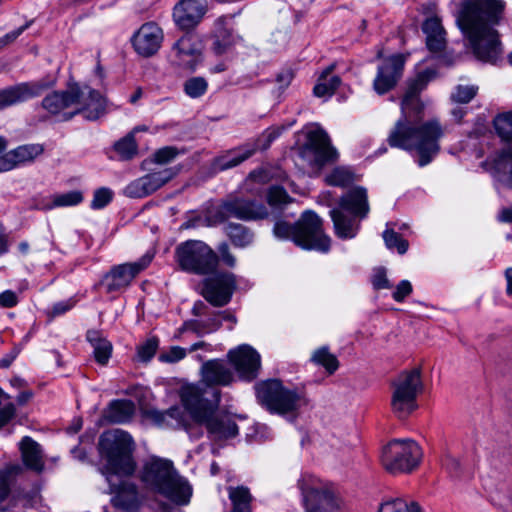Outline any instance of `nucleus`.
<instances>
[{
	"instance_id": "nucleus-1",
	"label": "nucleus",
	"mask_w": 512,
	"mask_h": 512,
	"mask_svg": "<svg viewBox=\"0 0 512 512\" xmlns=\"http://www.w3.org/2000/svg\"><path fill=\"white\" fill-rule=\"evenodd\" d=\"M431 79V72L419 73L407 83V89L401 102L403 117L391 130L387 142L391 147L406 151H416L420 167L428 165L440 150L439 140L443 130L437 120H430L416 125L412 122V114L418 116L423 110L419 99L420 92Z\"/></svg>"
},
{
	"instance_id": "nucleus-2",
	"label": "nucleus",
	"mask_w": 512,
	"mask_h": 512,
	"mask_svg": "<svg viewBox=\"0 0 512 512\" xmlns=\"http://www.w3.org/2000/svg\"><path fill=\"white\" fill-rule=\"evenodd\" d=\"M504 6L501 0H467L457 15V26L483 62L495 63L502 53L494 26L499 24Z\"/></svg>"
},
{
	"instance_id": "nucleus-3",
	"label": "nucleus",
	"mask_w": 512,
	"mask_h": 512,
	"mask_svg": "<svg viewBox=\"0 0 512 512\" xmlns=\"http://www.w3.org/2000/svg\"><path fill=\"white\" fill-rule=\"evenodd\" d=\"M180 396L194 421L206 427L211 440L223 441L238 435L239 428L233 416L217 411L221 397L219 389L184 386Z\"/></svg>"
},
{
	"instance_id": "nucleus-4",
	"label": "nucleus",
	"mask_w": 512,
	"mask_h": 512,
	"mask_svg": "<svg viewBox=\"0 0 512 512\" xmlns=\"http://www.w3.org/2000/svg\"><path fill=\"white\" fill-rule=\"evenodd\" d=\"M146 488L168 500L185 505L192 495L188 481L181 477L173 462L160 457H152L145 463L141 477Z\"/></svg>"
},
{
	"instance_id": "nucleus-5",
	"label": "nucleus",
	"mask_w": 512,
	"mask_h": 512,
	"mask_svg": "<svg viewBox=\"0 0 512 512\" xmlns=\"http://www.w3.org/2000/svg\"><path fill=\"white\" fill-rule=\"evenodd\" d=\"M338 205L330 210L335 234L341 239H352L359 231L360 220L370 211L367 189L362 186L351 188L340 197Z\"/></svg>"
},
{
	"instance_id": "nucleus-6",
	"label": "nucleus",
	"mask_w": 512,
	"mask_h": 512,
	"mask_svg": "<svg viewBox=\"0 0 512 512\" xmlns=\"http://www.w3.org/2000/svg\"><path fill=\"white\" fill-rule=\"evenodd\" d=\"M133 449L134 442L128 432L115 429L102 433L98 441V452L106 460V465L99 469L101 474H132L135 469Z\"/></svg>"
},
{
	"instance_id": "nucleus-7",
	"label": "nucleus",
	"mask_w": 512,
	"mask_h": 512,
	"mask_svg": "<svg viewBox=\"0 0 512 512\" xmlns=\"http://www.w3.org/2000/svg\"><path fill=\"white\" fill-rule=\"evenodd\" d=\"M260 403L271 413H293L306 404V398L298 389H288L278 379L264 381L257 386Z\"/></svg>"
},
{
	"instance_id": "nucleus-8",
	"label": "nucleus",
	"mask_w": 512,
	"mask_h": 512,
	"mask_svg": "<svg viewBox=\"0 0 512 512\" xmlns=\"http://www.w3.org/2000/svg\"><path fill=\"white\" fill-rule=\"evenodd\" d=\"M175 259L181 270L197 275L213 273L219 262L217 254L200 240L180 243L175 249Z\"/></svg>"
},
{
	"instance_id": "nucleus-9",
	"label": "nucleus",
	"mask_w": 512,
	"mask_h": 512,
	"mask_svg": "<svg viewBox=\"0 0 512 512\" xmlns=\"http://www.w3.org/2000/svg\"><path fill=\"white\" fill-rule=\"evenodd\" d=\"M392 387V410L399 418L407 417L416 410L417 396L424 389L421 369L416 367L402 371L392 382Z\"/></svg>"
},
{
	"instance_id": "nucleus-10",
	"label": "nucleus",
	"mask_w": 512,
	"mask_h": 512,
	"mask_svg": "<svg viewBox=\"0 0 512 512\" xmlns=\"http://www.w3.org/2000/svg\"><path fill=\"white\" fill-rule=\"evenodd\" d=\"M422 450L411 439H394L385 445L381 453V463L391 474L409 473L420 463Z\"/></svg>"
},
{
	"instance_id": "nucleus-11",
	"label": "nucleus",
	"mask_w": 512,
	"mask_h": 512,
	"mask_svg": "<svg viewBox=\"0 0 512 512\" xmlns=\"http://www.w3.org/2000/svg\"><path fill=\"white\" fill-rule=\"evenodd\" d=\"M322 225V219L314 211L307 210L303 212L296 221L294 243L305 250L328 252L331 239L324 233Z\"/></svg>"
},
{
	"instance_id": "nucleus-12",
	"label": "nucleus",
	"mask_w": 512,
	"mask_h": 512,
	"mask_svg": "<svg viewBox=\"0 0 512 512\" xmlns=\"http://www.w3.org/2000/svg\"><path fill=\"white\" fill-rule=\"evenodd\" d=\"M300 157L311 167L322 168L326 164L336 161L338 153L331 145L326 131L317 128L308 132L307 141L300 150Z\"/></svg>"
},
{
	"instance_id": "nucleus-13",
	"label": "nucleus",
	"mask_w": 512,
	"mask_h": 512,
	"mask_svg": "<svg viewBox=\"0 0 512 512\" xmlns=\"http://www.w3.org/2000/svg\"><path fill=\"white\" fill-rule=\"evenodd\" d=\"M298 486L306 512H342V503L333 492L314 484L312 479H301Z\"/></svg>"
},
{
	"instance_id": "nucleus-14",
	"label": "nucleus",
	"mask_w": 512,
	"mask_h": 512,
	"mask_svg": "<svg viewBox=\"0 0 512 512\" xmlns=\"http://www.w3.org/2000/svg\"><path fill=\"white\" fill-rule=\"evenodd\" d=\"M236 287L233 273H215L202 281L201 295L212 306L223 307L231 301Z\"/></svg>"
},
{
	"instance_id": "nucleus-15",
	"label": "nucleus",
	"mask_w": 512,
	"mask_h": 512,
	"mask_svg": "<svg viewBox=\"0 0 512 512\" xmlns=\"http://www.w3.org/2000/svg\"><path fill=\"white\" fill-rule=\"evenodd\" d=\"M217 217L221 222L231 217L243 221H254L268 217V210L262 203L256 200L234 197L225 200L219 206Z\"/></svg>"
},
{
	"instance_id": "nucleus-16",
	"label": "nucleus",
	"mask_w": 512,
	"mask_h": 512,
	"mask_svg": "<svg viewBox=\"0 0 512 512\" xmlns=\"http://www.w3.org/2000/svg\"><path fill=\"white\" fill-rule=\"evenodd\" d=\"M54 84V81L41 79L37 81L21 82L0 89V110L36 98L44 91L52 88Z\"/></svg>"
},
{
	"instance_id": "nucleus-17",
	"label": "nucleus",
	"mask_w": 512,
	"mask_h": 512,
	"mask_svg": "<svg viewBox=\"0 0 512 512\" xmlns=\"http://www.w3.org/2000/svg\"><path fill=\"white\" fill-rule=\"evenodd\" d=\"M208 10L206 0H179L172 10L175 25L182 31L195 29Z\"/></svg>"
},
{
	"instance_id": "nucleus-18",
	"label": "nucleus",
	"mask_w": 512,
	"mask_h": 512,
	"mask_svg": "<svg viewBox=\"0 0 512 512\" xmlns=\"http://www.w3.org/2000/svg\"><path fill=\"white\" fill-rule=\"evenodd\" d=\"M84 91L78 84L70 85L67 90H56L48 93L41 101V107L50 116H60L67 113V109L81 103Z\"/></svg>"
},
{
	"instance_id": "nucleus-19",
	"label": "nucleus",
	"mask_w": 512,
	"mask_h": 512,
	"mask_svg": "<svg viewBox=\"0 0 512 512\" xmlns=\"http://www.w3.org/2000/svg\"><path fill=\"white\" fill-rule=\"evenodd\" d=\"M163 39L162 28L155 22H146L132 35L131 44L138 55L148 58L158 52Z\"/></svg>"
},
{
	"instance_id": "nucleus-20",
	"label": "nucleus",
	"mask_w": 512,
	"mask_h": 512,
	"mask_svg": "<svg viewBox=\"0 0 512 512\" xmlns=\"http://www.w3.org/2000/svg\"><path fill=\"white\" fill-rule=\"evenodd\" d=\"M228 358L239 377L252 381L257 378L261 368L259 353L251 346L243 344L228 352Z\"/></svg>"
},
{
	"instance_id": "nucleus-21",
	"label": "nucleus",
	"mask_w": 512,
	"mask_h": 512,
	"mask_svg": "<svg viewBox=\"0 0 512 512\" xmlns=\"http://www.w3.org/2000/svg\"><path fill=\"white\" fill-rule=\"evenodd\" d=\"M404 64L403 54H394L382 62L373 81V88L377 94L383 95L396 86L402 77Z\"/></svg>"
},
{
	"instance_id": "nucleus-22",
	"label": "nucleus",
	"mask_w": 512,
	"mask_h": 512,
	"mask_svg": "<svg viewBox=\"0 0 512 512\" xmlns=\"http://www.w3.org/2000/svg\"><path fill=\"white\" fill-rule=\"evenodd\" d=\"M152 258L153 255L146 253L135 262L114 266L110 272L105 275L107 291L113 292L127 287L136 275L148 267Z\"/></svg>"
},
{
	"instance_id": "nucleus-23",
	"label": "nucleus",
	"mask_w": 512,
	"mask_h": 512,
	"mask_svg": "<svg viewBox=\"0 0 512 512\" xmlns=\"http://www.w3.org/2000/svg\"><path fill=\"white\" fill-rule=\"evenodd\" d=\"M82 90L84 96L81 103L76 104L73 111L62 114V121H69L79 114L88 121H95L106 113L107 100L99 91L90 87Z\"/></svg>"
},
{
	"instance_id": "nucleus-24",
	"label": "nucleus",
	"mask_w": 512,
	"mask_h": 512,
	"mask_svg": "<svg viewBox=\"0 0 512 512\" xmlns=\"http://www.w3.org/2000/svg\"><path fill=\"white\" fill-rule=\"evenodd\" d=\"M105 477L110 486V493L115 494L112 498L113 506L125 512H137L140 504L137 486L132 482L120 479L119 474Z\"/></svg>"
},
{
	"instance_id": "nucleus-25",
	"label": "nucleus",
	"mask_w": 512,
	"mask_h": 512,
	"mask_svg": "<svg viewBox=\"0 0 512 512\" xmlns=\"http://www.w3.org/2000/svg\"><path fill=\"white\" fill-rule=\"evenodd\" d=\"M176 174L177 170L174 168H166L158 172L149 173L128 184L125 188V194L130 198L146 197L165 185Z\"/></svg>"
},
{
	"instance_id": "nucleus-26",
	"label": "nucleus",
	"mask_w": 512,
	"mask_h": 512,
	"mask_svg": "<svg viewBox=\"0 0 512 512\" xmlns=\"http://www.w3.org/2000/svg\"><path fill=\"white\" fill-rule=\"evenodd\" d=\"M173 64L188 71H195L202 62V52L191 35L185 34L172 46Z\"/></svg>"
},
{
	"instance_id": "nucleus-27",
	"label": "nucleus",
	"mask_w": 512,
	"mask_h": 512,
	"mask_svg": "<svg viewBox=\"0 0 512 512\" xmlns=\"http://www.w3.org/2000/svg\"><path fill=\"white\" fill-rule=\"evenodd\" d=\"M201 382L194 386L202 389H217V386H227L234 380L233 372L228 364L221 359H212L204 362L200 369Z\"/></svg>"
},
{
	"instance_id": "nucleus-28",
	"label": "nucleus",
	"mask_w": 512,
	"mask_h": 512,
	"mask_svg": "<svg viewBox=\"0 0 512 512\" xmlns=\"http://www.w3.org/2000/svg\"><path fill=\"white\" fill-rule=\"evenodd\" d=\"M43 151L44 148L41 144L19 146L0 157V172H6L21 164L31 162Z\"/></svg>"
},
{
	"instance_id": "nucleus-29",
	"label": "nucleus",
	"mask_w": 512,
	"mask_h": 512,
	"mask_svg": "<svg viewBox=\"0 0 512 512\" xmlns=\"http://www.w3.org/2000/svg\"><path fill=\"white\" fill-rule=\"evenodd\" d=\"M258 150L257 144H245L235 150L214 159L213 167L216 170L224 171L238 166L250 158Z\"/></svg>"
},
{
	"instance_id": "nucleus-30",
	"label": "nucleus",
	"mask_w": 512,
	"mask_h": 512,
	"mask_svg": "<svg viewBox=\"0 0 512 512\" xmlns=\"http://www.w3.org/2000/svg\"><path fill=\"white\" fill-rule=\"evenodd\" d=\"M426 35V45L431 52H441L446 46L445 30L437 17L428 18L422 25Z\"/></svg>"
},
{
	"instance_id": "nucleus-31",
	"label": "nucleus",
	"mask_w": 512,
	"mask_h": 512,
	"mask_svg": "<svg viewBox=\"0 0 512 512\" xmlns=\"http://www.w3.org/2000/svg\"><path fill=\"white\" fill-rule=\"evenodd\" d=\"M212 38L211 49L216 55L226 53L233 45L232 32L227 26V18L225 16H220L215 20Z\"/></svg>"
},
{
	"instance_id": "nucleus-32",
	"label": "nucleus",
	"mask_w": 512,
	"mask_h": 512,
	"mask_svg": "<svg viewBox=\"0 0 512 512\" xmlns=\"http://www.w3.org/2000/svg\"><path fill=\"white\" fill-rule=\"evenodd\" d=\"M20 450L25 466L36 472L44 468L42 450L40 445L31 437L25 436L20 442Z\"/></svg>"
},
{
	"instance_id": "nucleus-33",
	"label": "nucleus",
	"mask_w": 512,
	"mask_h": 512,
	"mask_svg": "<svg viewBox=\"0 0 512 512\" xmlns=\"http://www.w3.org/2000/svg\"><path fill=\"white\" fill-rule=\"evenodd\" d=\"M145 417L158 427L186 426L182 422V411L179 407H171L166 411L148 409L144 412Z\"/></svg>"
},
{
	"instance_id": "nucleus-34",
	"label": "nucleus",
	"mask_w": 512,
	"mask_h": 512,
	"mask_svg": "<svg viewBox=\"0 0 512 512\" xmlns=\"http://www.w3.org/2000/svg\"><path fill=\"white\" fill-rule=\"evenodd\" d=\"M135 412V405L131 400H113L104 412L105 419L113 424L128 422Z\"/></svg>"
},
{
	"instance_id": "nucleus-35",
	"label": "nucleus",
	"mask_w": 512,
	"mask_h": 512,
	"mask_svg": "<svg viewBox=\"0 0 512 512\" xmlns=\"http://www.w3.org/2000/svg\"><path fill=\"white\" fill-rule=\"evenodd\" d=\"M86 339L93 348L97 363L106 365L112 354V344L98 330H88Z\"/></svg>"
},
{
	"instance_id": "nucleus-36",
	"label": "nucleus",
	"mask_w": 512,
	"mask_h": 512,
	"mask_svg": "<svg viewBox=\"0 0 512 512\" xmlns=\"http://www.w3.org/2000/svg\"><path fill=\"white\" fill-rule=\"evenodd\" d=\"M225 233L236 247L244 248L253 242L254 234L246 226L229 222L225 226Z\"/></svg>"
},
{
	"instance_id": "nucleus-37",
	"label": "nucleus",
	"mask_w": 512,
	"mask_h": 512,
	"mask_svg": "<svg viewBox=\"0 0 512 512\" xmlns=\"http://www.w3.org/2000/svg\"><path fill=\"white\" fill-rule=\"evenodd\" d=\"M228 495L232 503V509L230 512H252V495L247 487H229Z\"/></svg>"
},
{
	"instance_id": "nucleus-38",
	"label": "nucleus",
	"mask_w": 512,
	"mask_h": 512,
	"mask_svg": "<svg viewBox=\"0 0 512 512\" xmlns=\"http://www.w3.org/2000/svg\"><path fill=\"white\" fill-rule=\"evenodd\" d=\"M333 66L328 67L321 75L319 82L314 86L313 93L317 97L331 96L341 83L339 76H332L327 79L328 74L332 71Z\"/></svg>"
},
{
	"instance_id": "nucleus-39",
	"label": "nucleus",
	"mask_w": 512,
	"mask_h": 512,
	"mask_svg": "<svg viewBox=\"0 0 512 512\" xmlns=\"http://www.w3.org/2000/svg\"><path fill=\"white\" fill-rule=\"evenodd\" d=\"M84 197L81 191L73 190L52 196V201L41 207L44 210H51L56 207H71L80 204Z\"/></svg>"
},
{
	"instance_id": "nucleus-40",
	"label": "nucleus",
	"mask_w": 512,
	"mask_h": 512,
	"mask_svg": "<svg viewBox=\"0 0 512 512\" xmlns=\"http://www.w3.org/2000/svg\"><path fill=\"white\" fill-rule=\"evenodd\" d=\"M356 180L355 173L348 167H336L325 177L330 186L347 187Z\"/></svg>"
},
{
	"instance_id": "nucleus-41",
	"label": "nucleus",
	"mask_w": 512,
	"mask_h": 512,
	"mask_svg": "<svg viewBox=\"0 0 512 512\" xmlns=\"http://www.w3.org/2000/svg\"><path fill=\"white\" fill-rule=\"evenodd\" d=\"M208 90V81L201 76L188 78L183 83L184 93L192 99H197L206 94Z\"/></svg>"
},
{
	"instance_id": "nucleus-42",
	"label": "nucleus",
	"mask_w": 512,
	"mask_h": 512,
	"mask_svg": "<svg viewBox=\"0 0 512 512\" xmlns=\"http://www.w3.org/2000/svg\"><path fill=\"white\" fill-rule=\"evenodd\" d=\"M312 361L323 366L329 374H333L339 367L336 356L331 354L327 347L317 349L312 356Z\"/></svg>"
},
{
	"instance_id": "nucleus-43",
	"label": "nucleus",
	"mask_w": 512,
	"mask_h": 512,
	"mask_svg": "<svg viewBox=\"0 0 512 512\" xmlns=\"http://www.w3.org/2000/svg\"><path fill=\"white\" fill-rule=\"evenodd\" d=\"M115 151L121 159L130 160L137 154V144L133 132L117 141L114 145Z\"/></svg>"
},
{
	"instance_id": "nucleus-44",
	"label": "nucleus",
	"mask_w": 512,
	"mask_h": 512,
	"mask_svg": "<svg viewBox=\"0 0 512 512\" xmlns=\"http://www.w3.org/2000/svg\"><path fill=\"white\" fill-rule=\"evenodd\" d=\"M383 239L388 249H396L401 255L405 254L408 250L409 243L399 233L395 232L393 228H387L383 232Z\"/></svg>"
},
{
	"instance_id": "nucleus-45",
	"label": "nucleus",
	"mask_w": 512,
	"mask_h": 512,
	"mask_svg": "<svg viewBox=\"0 0 512 512\" xmlns=\"http://www.w3.org/2000/svg\"><path fill=\"white\" fill-rule=\"evenodd\" d=\"M494 128L501 139L512 141V112L498 115L494 119Z\"/></svg>"
},
{
	"instance_id": "nucleus-46",
	"label": "nucleus",
	"mask_w": 512,
	"mask_h": 512,
	"mask_svg": "<svg viewBox=\"0 0 512 512\" xmlns=\"http://www.w3.org/2000/svg\"><path fill=\"white\" fill-rule=\"evenodd\" d=\"M378 512H421V509L415 502L408 504L402 499H395L382 504Z\"/></svg>"
},
{
	"instance_id": "nucleus-47",
	"label": "nucleus",
	"mask_w": 512,
	"mask_h": 512,
	"mask_svg": "<svg viewBox=\"0 0 512 512\" xmlns=\"http://www.w3.org/2000/svg\"><path fill=\"white\" fill-rule=\"evenodd\" d=\"M291 201L286 190L281 186H272L267 192V202L271 207L281 208Z\"/></svg>"
},
{
	"instance_id": "nucleus-48",
	"label": "nucleus",
	"mask_w": 512,
	"mask_h": 512,
	"mask_svg": "<svg viewBox=\"0 0 512 512\" xmlns=\"http://www.w3.org/2000/svg\"><path fill=\"white\" fill-rule=\"evenodd\" d=\"M159 346V339L155 336L148 338L137 348V356L141 362H149L155 355Z\"/></svg>"
},
{
	"instance_id": "nucleus-49",
	"label": "nucleus",
	"mask_w": 512,
	"mask_h": 512,
	"mask_svg": "<svg viewBox=\"0 0 512 512\" xmlns=\"http://www.w3.org/2000/svg\"><path fill=\"white\" fill-rule=\"evenodd\" d=\"M477 86H463L458 85L455 92L451 94V100L456 103L466 104L469 103L477 94Z\"/></svg>"
},
{
	"instance_id": "nucleus-50",
	"label": "nucleus",
	"mask_w": 512,
	"mask_h": 512,
	"mask_svg": "<svg viewBox=\"0 0 512 512\" xmlns=\"http://www.w3.org/2000/svg\"><path fill=\"white\" fill-rule=\"evenodd\" d=\"M112 199V190L106 187H101L94 192L91 208L94 210L102 209L106 207L112 201Z\"/></svg>"
},
{
	"instance_id": "nucleus-51",
	"label": "nucleus",
	"mask_w": 512,
	"mask_h": 512,
	"mask_svg": "<svg viewBox=\"0 0 512 512\" xmlns=\"http://www.w3.org/2000/svg\"><path fill=\"white\" fill-rule=\"evenodd\" d=\"M187 355V350L180 346H171L168 350L160 353L158 359L163 363H176L184 359Z\"/></svg>"
},
{
	"instance_id": "nucleus-52",
	"label": "nucleus",
	"mask_w": 512,
	"mask_h": 512,
	"mask_svg": "<svg viewBox=\"0 0 512 512\" xmlns=\"http://www.w3.org/2000/svg\"><path fill=\"white\" fill-rule=\"evenodd\" d=\"M273 233L279 239H291L294 242L296 222L294 224H289L285 221H277L274 225Z\"/></svg>"
},
{
	"instance_id": "nucleus-53",
	"label": "nucleus",
	"mask_w": 512,
	"mask_h": 512,
	"mask_svg": "<svg viewBox=\"0 0 512 512\" xmlns=\"http://www.w3.org/2000/svg\"><path fill=\"white\" fill-rule=\"evenodd\" d=\"M206 330V323H203V321L189 320L184 322V324L178 329V334L175 335V337L178 338L182 333L186 331H191L198 336H201L207 333Z\"/></svg>"
},
{
	"instance_id": "nucleus-54",
	"label": "nucleus",
	"mask_w": 512,
	"mask_h": 512,
	"mask_svg": "<svg viewBox=\"0 0 512 512\" xmlns=\"http://www.w3.org/2000/svg\"><path fill=\"white\" fill-rule=\"evenodd\" d=\"M178 154V151L174 147H164L157 150L154 153V161L158 164H166L172 161Z\"/></svg>"
},
{
	"instance_id": "nucleus-55",
	"label": "nucleus",
	"mask_w": 512,
	"mask_h": 512,
	"mask_svg": "<svg viewBox=\"0 0 512 512\" xmlns=\"http://www.w3.org/2000/svg\"><path fill=\"white\" fill-rule=\"evenodd\" d=\"M280 135L279 129L266 130L262 136L253 144L258 145V149H267L271 143Z\"/></svg>"
},
{
	"instance_id": "nucleus-56",
	"label": "nucleus",
	"mask_w": 512,
	"mask_h": 512,
	"mask_svg": "<svg viewBox=\"0 0 512 512\" xmlns=\"http://www.w3.org/2000/svg\"><path fill=\"white\" fill-rule=\"evenodd\" d=\"M412 292V285L408 280H402L393 292V299L396 302H402Z\"/></svg>"
},
{
	"instance_id": "nucleus-57",
	"label": "nucleus",
	"mask_w": 512,
	"mask_h": 512,
	"mask_svg": "<svg viewBox=\"0 0 512 512\" xmlns=\"http://www.w3.org/2000/svg\"><path fill=\"white\" fill-rule=\"evenodd\" d=\"M75 304H76V300L74 298H70L65 301L57 302L52 306L51 315L53 317L62 315L64 313H66L67 311H69L70 309H72L75 306Z\"/></svg>"
},
{
	"instance_id": "nucleus-58",
	"label": "nucleus",
	"mask_w": 512,
	"mask_h": 512,
	"mask_svg": "<svg viewBox=\"0 0 512 512\" xmlns=\"http://www.w3.org/2000/svg\"><path fill=\"white\" fill-rule=\"evenodd\" d=\"M444 466L452 477H459L461 475L460 461L453 456H446Z\"/></svg>"
},
{
	"instance_id": "nucleus-59",
	"label": "nucleus",
	"mask_w": 512,
	"mask_h": 512,
	"mask_svg": "<svg viewBox=\"0 0 512 512\" xmlns=\"http://www.w3.org/2000/svg\"><path fill=\"white\" fill-rule=\"evenodd\" d=\"M30 24L31 22H27L25 25L7 33L4 37L0 38V49L15 41L30 26Z\"/></svg>"
},
{
	"instance_id": "nucleus-60",
	"label": "nucleus",
	"mask_w": 512,
	"mask_h": 512,
	"mask_svg": "<svg viewBox=\"0 0 512 512\" xmlns=\"http://www.w3.org/2000/svg\"><path fill=\"white\" fill-rule=\"evenodd\" d=\"M18 303V297L12 290H6L0 294V306L4 308H12Z\"/></svg>"
},
{
	"instance_id": "nucleus-61",
	"label": "nucleus",
	"mask_w": 512,
	"mask_h": 512,
	"mask_svg": "<svg viewBox=\"0 0 512 512\" xmlns=\"http://www.w3.org/2000/svg\"><path fill=\"white\" fill-rule=\"evenodd\" d=\"M16 408L14 404L9 403L0 409V428L6 425L15 415Z\"/></svg>"
},
{
	"instance_id": "nucleus-62",
	"label": "nucleus",
	"mask_w": 512,
	"mask_h": 512,
	"mask_svg": "<svg viewBox=\"0 0 512 512\" xmlns=\"http://www.w3.org/2000/svg\"><path fill=\"white\" fill-rule=\"evenodd\" d=\"M218 251L222 258V261L229 267H234L236 264V258L230 253L229 246L227 243H222L218 247Z\"/></svg>"
},
{
	"instance_id": "nucleus-63",
	"label": "nucleus",
	"mask_w": 512,
	"mask_h": 512,
	"mask_svg": "<svg viewBox=\"0 0 512 512\" xmlns=\"http://www.w3.org/2000/svg\"><path fill=\"white\" fill-rule=\"evenodd\" d=\"M373 286L375 289L377 290H380V289H385V288H389V281L386 277V273L383 269L381 270H378L376 272V274L374 275V278H373Z\"/></svg>"
},
{
	"instance_id": "nucleus-64",
	"label": "nucleus",
	"mask_w": 512,
	"mask_h": 512,
	"mask_svg": "<svg viewBox=\"0 0 512 512\" xmlns=\"http://www.w3.org/2000/svg\"><path fill=\"white\" fill-rule=\"evenodd\" d=\"M202 321L203 323H206V332L208 333L218 330L222 325V320L219 318L218 313H215L208 319Z\"/></svg>"
}]
</instances>
